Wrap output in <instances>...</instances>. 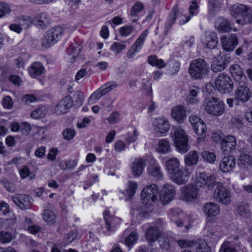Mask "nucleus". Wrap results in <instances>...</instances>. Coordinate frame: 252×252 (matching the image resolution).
Returning <instances> with one entry per match:
<instances>
[{"instance_id":"nucleus-23","label":"nucleus","mask_w":252,"mask_h":252,"mask_svg":"<svg viewBox=\"0 0 252 252\" xmlns=\"http://www.w3.org/2000/svg\"><path fill=\"white\" fill-rule=\"evenodd\" d=\"M235 165V158L233 156L223 157L220 164V168L223 172H228L232 170Z\"/></svg>"},{"instance_id":"nucleus-24","label":"nucleus","mask_w":252,"mask_h":252,"mask_svg":"<svg viewBox=\"0 0 252 252\" xmlns=\"http://www.w3.org/2000/svg\"><path fill=\"white\" fill-rule=\"evenodd\" d=\"M218 42V37L215 32H209L206 33L203 44L206 48L214 49L217 46Z\"/></svg>"},{"instance_id":"nucleus-21","label":"nucleus","mask_w":252,"mask_h":252,"mask_svg":"<svg viewBox=\"0 0 252 252\" xmlns=\"http://www.w3.org/2000/svg\"><path fill=\"white\" fill-rule=\"evenodd\" d=\"M172 118L179 123H183L186 119V110L184 106L178 105L174 107L171 112Z\"/></svg>"},{"instance_id":"nucleus-58","label":"nucleus","mask_w":252,"mask_h":252,"mask_svg":"<svg viewBox=\"0 0 252 252\" xmlns=\"http://www.w3.org/2000/svg\"><path fill=\"white\" fill-rule=\"evenodd\" d=\"M62 134L64 139L69 140L74 137L75 134V132L74 129L68 128L64 129L63 131Z\"/></svg>"},{"instance_id":"nucleus-2","label":"nucleus","mask_w":252,"mask_h":252,"mask_svg":"<svg viewBox=\"0 0 252 252\" xmlns=\"http://www.w3.org/2000/svg\"><path fill=\"white\" fill-rule=\"evenodd\" d=\"M171 134L177 150L181 154L187 153L189 149V138L184 129L180 126H173Z\"/></svg>"},{"instance_id":"nucleus-35","label":"nucleus","mask_w":252,"mask_h":252,"mask_svg":"<svg viewBox=\"0 0 252 252\" xmlns=\"http://www.w3.org/2000/svg\"><path fill=\"white\" fill-rule=\"evenodd\" d=\"M14 21L17 22L22 29H27L33 22L32 19L27 16H21L15 18Z\"/></svg>"},{"instance_id":"nucleus-26","label":"nucleus","mask_w":252,"mask_h":252,"mask_svg":"<svg viewBox=\"0 0 252 252\" xmlns=\"http://www.w3.org/2000/svg\"><path fill=\"white\" fill-rule=\"evenodd\" d=\"M165 168L170 177L180 168V161L176 158H170L166 161Z\"/></svg>"},{"instance_id":"nucleus-47","label":"nucleus","mask_w":252,"mask_h":252,"mask_svg":"<svg viewBox=\"0 0 252 252\" xmlns=\"http://www.w3.org/2000/svg\"><path fill=\"white\" fill-rule=\"evenodd\" d=\"M73 102H75V105L77 106H80L84 101V94L82 92L77 91L75 92L73 94L72 98L71 97Z\"/></svg>"},{"instance_id":"nucleus-3","label":"nucleus","mask_w":252,"mask_h":252,"mask_svg":"<svg viewBox=\"0 0 252 252\" xmlns=\"http://www.w3.org/2000/svg\"><path fill=\"white\" fill-rule=\"evenodd\" d=\"M209 71V65L202 59L193 60L190 63L189 72L194 79L202 78Z\"/></svg>"},{"instance_id":"nucleus-48","label":"nucleus","mask_w":252,"mask_h":252,"mask_svg":"<svg viewBox=\"0 0 252 252\" xmlns=\"http://www.w3.org/2000/svg\"><path fill=\"white\" fill-rule=\"evenodd\" d=\"M148 34V31H144L140 35V36L137 39L134 44L132 45L138 51L141 49L144 41L146 38Z\"/></svg>"},{"instance_id":"nucleus-36","label":"nucleus","mask_w":252,"mask_h":252,"mask_svg":"<svg viewBox=\"0 0 252 252\" xmlns=\"http://www.w3.org/2000/svg\"><path fill=\"white\" fill-rule=\"evenodd\" d=\"M237 211L238 214L242 217L249 218L251 216L250 206L247 203L242 202L238 207Z\"/></svg>"},{"instance_id":"nucleus-28","label":"nucleus","mask_w":252,"mask_h":252,"mask_svg":"<svg viewBox=\"0 0 252 252\" xmlns=\"http://www.w3.org/2000/svg\"><path fill=\"white\" fill-rule=\"evenodd\" d=\"M238 165L241 169L248 168L252 165V157L247 153H241L238 159Z\"/></svg>"},{"instance_id":"nucleus-5","label":"nucleus","mask_w":252,"mask_h":252,"mask_svg":"<svg viewBox=\"0 0 252 252\" xmlns=\"http://www.w3.org/2000/svg\"><path fill=\"white\" fill-rule=\"evenodd\" d=\"M63 29L56 26L47 31L42 39V46L45 48H49L56 43L62 36Z\"/></svg>"},{"instance_id":"nucleus-57","label":"nucleus","mask_w":252,"mask_h":252,"mask_svg":"<svg viewBox=\"0 0 252 252\" xmlns=\"http://www.w3.org/2000/svg\"><path fill=\"white\" fill-rule=\"evenodd\" d=\"M107 119L110 124L118 123L121 120L119 112L118 111L113 112Z\"/></svg>"},{"instance_id":"nucleus-17","label":"nucleus","mask_w":252,"mask_h":252,"mask_svg":"<svg viewBox=\"0 0 252 252\" xmlns=\"http://www.w3.org/2000/svg\"><path fill=\"white\" fill-rule=\"evenodd\" d=\"M73 106V101L70 96H66L61 99L56 105L55 112L58 115H62L68 112Z\"/></svg>"},{"instance_id":"nucleus-44","label":"nucleus","mask_w":252,"mask_h":252,"mask_svg":"<svg viewBox=\"0 0 252 252\" xmlns=\"http://www.w3.org/2000/svg\"><path fill=\"white\" fill-rule=\"evenodd\" d=\"M198 89L197 88L190 89L189 95L187 96V100L188 103L191 104H195L198 103L199 100L197 98Z\"/></svg>"},{"instance_id":"nucleus-27","label":"nucleus","mask_w":252,"mask_h":252,"mask_svg":"<svg viewBox=\"0 0 252 252\" xmlns=\"http://www.w3.org/2000/svg\"><path fill=\"white\" fill-rule=\"evenodd\" d=\"M225 58L221 56L220 52L218 58H216L212 62L211 69L214 72H218L224 69L225 67Z\"/></svg>"},{"instance_id":"nucleus-33","label":"nucleus","mask_w":252,"mask_h":252,"mask_svg":"<svg viewBox=\"0 0 252 252\" xmlns=\"http://www.w3.org/2000/svg\"><path fill=\"white\" fill-rule=\"evenodd\" d=\"M48 113V108L46 106H39L32 111L31 114L32 118L39 119L45 117Z\"/></svg>"},{"instance_id":"nucleus-41","label":"nucleus","mask_w":252,"mask_h":252,"mask_svg":"<svg viewBox=\"0 0 252 252\" xmlns=\"http://www.w3.org/2000/svg\"><path fill=\"white\" fill-rule=\"evenodd\" d=\"M148 62L152 66H156L158 68H162L165 66L166 64L162 59H158L155 55L150 56L148 59Z\"/></svg>"},{"instance_id":"nucleus-4","label":"nucleus","mask_w":252,"mask_h":252,"mask_svg":"<svg viewBox=\"0 0 252 252\" xmlns=\"http://www.w3.org/2000/svg\"><path fill=\"white\" fill-rule=\"evenodd\" d=\"M205 110L213 116H220L224 111V104L219 99L212 97L204 103Z\"/></svg>"},{"instance_id":"nucleus-1","label":"nucleus","mask_w":252,"mask_h":252,"mask_svg":"<svg viewBox=\"0 0 252 252\" xmlns=\"http://www.w3.org/2000/svg\"><path fill=\"white\" fill-rule=\"evenodd\" d=\"M231 14L241 25L250 23L252 21V11L250 7L242 4L232 5L230 8Z\"/></svg>"},{"instance_id":"nucleus-13","label":"nucleus","mask_w":252,"mask_h":252,"mask_svg":"<svg viewBox=\"0 0 252 252\" xmlns=\"http://www.w3.org/2000/svg\"><path fill=\"white\" fill-rule=\"evenodd\" d=\"M175 194V189L172 185L166 184L163 186L160 193V200L163 205L170 203Z\"/></svg>"},{"instance_id":"nucleus-53","label":"nucleus","mask_w":252,"mask_h":252,"mask_svg":"<svg viewBox=\"0 0 252 252\" xmlns=\"http://www.w3.org/2000/svg\"><path fill=\"white\" fill-rule=\"evenodd\" d=\"M144 8V5L141 2H137L132 7L130 12L131 17L136 16L138 13L142 11Z\"/></svg>"},{"instance_id":"nucleus-32","label":"nucleus","mask_w":252,"mask_h":252,"mask_svg":"<svg viewBox=\"0 0 252 252\" xmlns=\"http://www.w3.org/2000/svg\"><path fill=\"white\" fill-rule=\"evenodd\" d=\"M179 14L180 13L178 8V6L176 5L170 13L169 15L166 20L165 28L167 31H168L170 29Z\"/></svg>"},{"instance_id":"nucleus-62","label":"nucleus","mask_w":252,"mask_h":252,"mask_svg":"<svg viewBox=\"0 0 252 252\" xmlns=\"http://www.w3.org/2000/svg\"><path fill=\"white\" fill-rule=\"evenodd\" d=\"M126 48V45L118 42L114 43L111 47V49L115 52L117 54L120 53L121 51Z\"/></svg>"},{"instance_id":"nucleus-6","label":"nucleus","mask_w":252,"mask_h":252,"mask_svg":"<svg viewBox=\"0 0 252 252\" xmlns=\"http://www.w3.org/2000/svg\"><path fill=\"white\" fill-rule=\"evenodd\" d=\"M217 187L215 189L213 197L215 201L224 205L231 203V195L230 191L220 183H217Z\"/></svg>"},{"instance_id":"nucleus-11","label":"nucleus","mask_w":252,"mask_h":252,"mask_svg":"<svg viewBox=\"0 0 252 252\" xmlns=\"http://www.w3.org/2000/svg\"><path fill=\"white\" fill-rule=\"evenodd\" d=\"M182 198L187 202L197 199L199 197V189L196 186L188 185L181 189Z\"/></svg>"},{"instance_id":"nucleus-46","label":"nucleus","mask_w":252,"mask_h":252,"mask_svg":"<svg viewBox=\"0 0 252 252\" xmlns=\"http://www.w3.org/2000/svg\"><path fill=\"white\" fill-rule=\"evenodd\" d=\"M233 241H226L220 247L219 252H236Z\"/></svg>"},{"instance_id":"nucleus-38","label":"nucleus","mask_w":252,"mask_h":252,"mask_svg":"<svg viewBox=\"0 0 252 252\" xmlns=\"http://www.w3.org/2000/svg\"><path fill=\"white\" fill-rule=\"evenodd\" d=\"M81 49L82 47L81 45L77 42H74L68 48V52L69 55L71 57L72 59H75L78 56Z\"/></svg>"},{"instance_id":"nucleus-43","label":"nucleus","mask_w":252,"mask_h":252,"mask_svg":"<svg viewBox=\"0 0 252 252\" xmlns=\"http://www.w3.org/2000/svg\"><path fill=\"white\" fill-rule=\"evenodd\" d=\"M207 227L208 234L217 238L220 237V227L219 226L216 224L208 223L207 224Z\"/></svg>"},{"instance_id":"nucleus-42","label":"nucleus","mask_w":252,"mask_h":252,"mask_svg":"<svg viewBox=\"0 0 252 252\" xmlns=\"http://www.w3.org/2000/svg\"><path fill=\"white\" fill-rule=\"evenodd\" d=\"M137 189V183L135 182L129 181L127 184L126 189L124 193H125L129 198H131L133 196Z\"/></svg>"},{"instance_id":"nucleus-34","label":"nucleus","mask_w":252,"mask_h":252,"mask_svg":"<svg viewBox=\"0 0 252 252\" xmlns=\"http://www.w3.org/2000/svg\"><path fill=\"white\" fill-rule=\"evenodd\" d=\"M198 153L194 151L190 152L185 158V162L187 166H190L195 165L198 162Z\"/></svg>"},{"instance_id":"nucleus-60","label":"nucleus","mask_w":252,"mask_h":252,"mask_svg":"<svg viewBox=\"0 0 252 252\" xmlns=\"http://www.w3.org/2000/svg\"><path fill=\"white\" fill-rule=\"evenodd\" d=\"M12 236L10 233L4 231H0V242L7 243L11 241Z\"/></svg>"},{"instance_id":"nucleus-31","label":"nucleus","mask_w":252,"mask_h":252,"mask_svg":"<svg viewBox=\"0 0 252 252\" xmlns=\"http://www.w3.org/2000/svg\"><path fill=\"white\" fill-rule=\"evenodd\" d=\"M160 231L157 226L150 227L146 232V237L148 241H156L160 236Z\"/></svg>"},{"instance_id":"nucleus-50","label":"nucleus","mask_w":252,"mask_h":252,"mask_svg":"<svg viewBox=\"0 0 252 252\" xmlns=\"http://www.w3.org/2000/svg\"><path fill=\"white\" fill-rule=\"evenodd\" d=\"M29 59V55L25 53H22L16 60V65L18 68H23Z\"/></svg>"},{"instance_id":"nucleus-37","label":"nucleus","mask_w":252,"mask_h":252,"mask_svg":"<svg viewBox=\"0 0 252 252\" xmlns=\"http://www.w3.org/2000/svg\"><path fill=\"white\" fill-rule=\"evenodd\" d=\"M157 151L160 154H166L170 151V146L168 140L161 139L158 141Z\"/></svg>"},{"instance_id":"nucleus-22","label":"nucleus","mask_w":252,"mask_h":252,"mask_svg":"<svg viewBox=\"0 0 252 252\" xmlns=\"http://www.w3.org/2000/svg\"><path fill=\"white\" fill-rule=\"evenodd\" d=\"M155 130L161 133L167 132L170 128V124L168 121L164 117L156 118L154 123Z\"/></svg>"},{"instance_id":"nucleus-25","label":"nucleus","mask_w":252,"mask_h":252,"mask_svg":"<svg viewBox=\"0 0 252 252\" xmlns=\"http://www.w3.org/2000/svg\"><path fill=\"white\" fill-rule=\"evenodd\" d=\"M203 210L207 217H215L220 213V209L219 205L214 202L206 203L203 208Z\"/></svg>"},{"instance_id":"nucleus-52","label":"nucleus","mask_w":252,"mask_h":252,"mask_svg":"<svg viewBox=\"0 0 252 252\" xmlns=\"http://www.w3.org/2000/svg\"><path fill=\"white\" fill-rule=\"evenodd\" d=\"M194 132L198 135H203L206 131V126L202 121L197 125H195L193 127Z\"/></svg>"},{"instance_id":"nucleus-16","label":"nucleus","mask_w":252,"mask_h":252,"mask_svg":"<svg viewBox=\"0 0 252 252\" xmlns=\"http://www.w3.org/2000/svg\"><path fill=\"white\" fill-rule=\"evenodd\" d=\"M237 142L235 137L232 135H226L223 137L221 142V148L223 153L229 154L234 151L236 146Z\"/></svg>"},{"instance_id":"nucleus-19","label":"nucleus","mask_w":252,"mask_h":252,"mask_svg":"<svg viewBox=\"0 0 252 252\" xmlns=\"http://www.w3.org/2000/svg\"><path fill=\"white\" fill-rule=\"evenodd\" d=\"M146 165V161L143 159L135 158L131 166L132 175L135 177H139L142 173Z\"/></svg>"},{"instance_id":"nucleus-14","label":"nucleus","mask_w":252,"mask_h":252,"mask_svg":"<svg viewBox=\"0 0 252 252\" xmlns=\"http://www.w3.org/2000/svg\"><path fill=\"white\" fill-rule=\"evenodd\" d=\"M220 42L225 51H232L238 44V39L235 34L224 35L220 38Z\"/></svg>"},{"instance_id":"nucleus-63","label":"nucleus","mask_w":252,"mask_h":252,"mask_svg":"<svg viewBox=\"0 0 252 252\" xmlns=\"http://www.w3.org/2000/svg\"><path fill=\"white\" fill-rule=\"evenodd\" d=\"M117 87V85L114 83L106 84L100 88L103 94L105 95L110 92L111 90L114 89Z\"/></svg>"},{"instance_id":"nucleus-9","label":"nucleus","mask_w":252,"mask_h":252,"mask_svg":"<svg viewBox=\"0 0 252 252\" xmlns=\"http://www.w3.org/2000/svg\"><path fill=\"white\" fill-rule=\"evenodd\" d=\"M104 219L105 222L101 226V229L104 233L107 234H109L121 222L120 218L114 216L108 211L105 212Z\"/></svg>"},{"instance_id":"nucleus-29","label":"nucleus","mask_w":252,"mask_h":252,"mask_svg":"<svg viewBox=\"0 0 252 252\" xmlns=\"http://www.w3.org/2000/svg\"><path fill=\"white\" fill-rule=\"evenodd\" d=\"M216 28L220 32H228L231 29V25L230 23L221 17L218 18L215 22Z\"/></svg>"},{"instance_id":"nucleus-45","label":"nucleus","mask_w":252,"mask_h":252,"mask_svg":"<svg viewBox=\"0 0 252 252\" xmlns=\"http://www.w3.org/2000/svg\"><path fill=\"white\" fill-rule=\"evenodd\" d=\"M221 4V0H209V9L210 12L213 15L216 14Z\"/></svg>"},{"instance_id":"nucleus-10","label":"nucleus","mask_w":252,"mask_h":252,"mask_svg":"<svg viewBox=\"0 0 252 252\" xmlns=\"http://www.w3.org/2000/svg\"><path fill=\"white\" fill-rule=\"evenodd\" d=\"M248 82L237 84L235 92V100L237 102H245L251 96V92L247 86Z\"/></svg>"},{"instance_id":"nucleus-49","label":"nucleus","mask_w":252,"mask_h":252,"mask_svg":"<svg viewBox=\"0 0 252 252\" xmlns=\"http://www.w3.org/2000/svg\"><path fill=\"white\" fill-rule=\"evenodd\" d=\"M43 220L48 223H54L55 222V215L54 213L50 210H45L43 213Z\"/></svg>"},{"instance_id":"nucleus-40","label":"nucleus","mask_w":252,"mask_h":252,"mask_svg":"<svg viewBox=\"0 0 252 252\" xmlns=\"http://www.w3.org/2000/svg\"><path fill=\"white\" fill-rule=\"evenodd\" d=\"M175 223L179 227H184L183 231H186L192 227L190 218L189 217H185L184 220L178 219L176 220Z\"/></svg>"},{"instance_id":"nucleus-51","label":"nucleus","mask_w":252,"mask_h":252,"mask_svg":"<svg viewBox=\"0 0 252 252\" xmlns=\"http://www.w3.org/2000/svg\"><path fill=\"white\" fill-rule=\"evenodd\" d=\"M137 233L136 231L131 232L125 239V243L128 247L132 245L137 240Z\"/></svg>"},{"instance_id":"nucleus-56","label":"nucleus","mask_w":252,"mask_h":252,"mask_svg":"<svg viewBox=\"0 0 252 252\" xmlns=\"http://www.w3.org/2000/svg\"><path fill=\"white\" fill-rule=\"evenodd\" d=\"M11 11L9 5L3 2H0V18L9 14Z\"/></svg>"},{"instance_id":"nucleus-30","label":"nucleus","mask_w":252,"mask_h":252,"mask_svg":"<svg viewBox=\"0 0 252 252\" xmlns=\"http://www.w3.org/2000/svg\"><path fill=\"white\" fill-rule=\"evenodd\" d=\"M28 70L32 77H35L44 73L45 68L40 63L34 62L31 64Z\"/></svg>"},{"instance_id":"nucleus-15","label":"nucleus","mask_w":252,"mask_h":252,"mask_svg":"<svg viewBox=\"0 0 252 252\" xmlns=\"http://www.w3.org/2000/svg\"><path fill=\"white\" fill-rule=\"evenodd\" d=\"M12 201L22 210L28 209L31 208L32 203L31 198L24 194H16L12 196Z\"/></svg>"},{"instance_id":"nucleus-54","label":"nucleus","mask_w":252,"mask_h":252,"mask_svg":"<svg viewBox=\"0 0 252 252\" xmlns=\"http://www.w3.org/2000/svg\"><path fill=\"white\" fill-rule=\"evenodd\" d=\"M104 95L102 90L100 88L91 94L89 98V102L91 103H94Z\"/></svg>"},{"instance_id":"nucleus-61","label":"nucleus","mask_w":252,"mask_h":252,"mask_svg":"<svg viewBox=\"0 0 252 252\" xmlns=\"http://www.w3.org/2000/svg\"><path fill=\"white\" fill-rule=\"evenodd\" d=\"M197 252H211V249L204 241H201L196 247Z\"/></svg>"},{"instance_id":"nucleus-64","label":"nucleus","mask_w":252,"mask_h":252,"mask_svg":"<svg viewBox=\"0 0 252 252\" xmlns=\"http://www.w3.org/2000/svg\"><path fill=\"white\" fill-rule=\"evenodd\" d=\"M133 30V28L131 26H124L120 28V32L122 36H127L131 33Z\"/></svg>"},{"instance_id":"nucleus-39","label":"nucleus","mask_w":252,"mask_h":252,"mask_svg":"<svg viewBox=\"0 0 252 252\" xmlns=\"http://www.w3.org/2000/svg\"><path fill=\"white\" fill-rule=\"evenodd\" d=\"M148 172L149 175L158 179L162 177L161 168L157 164L150 165L148 168Z\"/></svg>"},{"instance_id":"nucleus-12","label":"nucleus","mask_w":252,"mask_h":252,"mask_svg":"<svg viewBox=\"0 0 252 252\" xmlns=\"http://www.w3.org/2000/svg\"><path fill=\"white\" fill-rule=\"evenodd\" d=\"M190 175V172L188 168L182 167L172 175L170 178L176 184L181 185L188 182Z\"/></svg>"},{"instance_id":"nucleus-20","label":"nucleus","mask_w":252,"mask_h":252,"mask_svg":"<svg viewBox=\"0 0 252 252\" xmlns=\"http://www.w3.org/2000/svg\"><path fill=\"white\" fill-rule=\"evenodd\" d=\"M32 21L36 27L43 29L49 25L50 19L46 13L41 12L36 15L32 19Z\"/></svg>"},{"instance_id":"nucleus-8","label":"nucleus","mask_w":252,"mask_h":252,"mask_svg":"<svg viewBox=\"0 0 252 252\" xmlns=\"http://www.w3.org/2000/svg\"><path fill=\"white\" fill-rule=\"evenodd\" d=\"M215 85L218 91L222 94L231 92L233 89V83L230 77L220 73L215 80Z\"/></svg>"},{"instance_id":"nucleus-18","label":"nucleus","mask_w":252,"mask_h":252,"mask_svg":"<svg viewBox=\"0 0 252 252\" xmlns=\"http://www.w3.org/2000/svg\"><path fill=\"white\" fill-rule=\"evenodd\" d=\"M230 72L236 82V83L248 82L246 77L244 75L241 67L238 64H233L230 66Z\"/></svg>"},{"instance_id":"nucleus-55","label":"nucleus","mask_w":252,"mask_h":252,"mask_svg":"<svg viewBox=\"0 0 252 252\" xmlns=\"http://www.w3.org/2000/svg\"><path fill=\"white\" fill-rule=\"evenodd\" d=\"M201 155L203 158L208 162L213 163L216 160V155L213 153L204 151L202 153Z\"/></svg>"},{"instance_id":"nucleus-7","label":"nucleus","mask_w":252,"mask_h":252,"mask_svg":"<svg viewBox=\"0 0 252 252\" xmlns=\"http://www.w3.org/2000/svg\"><path fill=\"white\" fill-rule=\"evenodd\" d=\"M158 189L155 184H152L145 187L141 191V200L143 204H151L158 198Z\"/></svg>"},{"instance_id":"nucleus-59","label":"nucleus","mask_w":252,"mask_h":252,"mask_svg":"<svg viewBox=\"0 0 252 252\" xmlns=\"http://www.w3.org/2000/svg\"><path fill=\"white\" fill-rule=\"evenodd\" d=\"M207 179V176L203 173H201L197 177L196 179V185L195 186H203L206 184V179Z\"/></svg>"}]
</instances>
